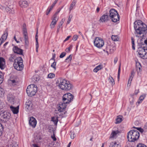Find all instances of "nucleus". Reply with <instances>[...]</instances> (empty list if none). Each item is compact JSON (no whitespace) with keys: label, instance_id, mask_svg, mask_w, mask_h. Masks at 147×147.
Returning a JSON list of instances; mask_svg holds the SVG:
<instances>
[{"label":"nucleus","instance_id":"6e6d98bb","mask_svg":"<svg viewBox=\"0 0 147 147\" xmlns=\"http://www.w3.org/2000/svg\"><path fill=\"white\" fill-rule=\"evenodd\" d=\"M49 131L50 132H51L53 131V128L52 127H49L48 128Z\"/></svg>","mask_w":147,"mask_h":147},{"label":"nucleus","instance_id":"20e7f679","mask_svg":"<svg viewBox=\"0 0 147 147\" xmlns=\"http://www.w3.org/2000/svg\"><path fill=\"white\" fill-rule=\"evenodd\" d=\"M23 60L21 57H17L14 60L13 66L14 68L18 71L22 70L24 68Z\"/></svg>","mask_w":147,"mask_h":147},{"label":"nucleus","instance_id":"2f4dec72","mask_svg":"<svg viewBox=\"0 0 147 147\" xmlns=\"http://www.w3.org/2000/svg\"><path fill=\"white\" fill-rule=\"evenodd\" d=\"M3 80V75L1 72L0 71V84H1Z\"/></svg>","mask_w":147,"mask_h":147},{"label":"nucleus","instance_id":"412c9836","mask_svg":"<svg viewBox=\"0 0 147 147\" xmlns=\"http://www.w3.org/2000/svg\"><path fill=\"white\" fill-rule=\"evenodd\" d=\"M38 32V30L36 32V35L35 36V38L36 40V51L37 52H38V48L39 47L38 43V36L37 35Z\"/></svg>","mask_w":147,"mask_h":147},{"label":"nucleus","instance_id":"c03bdc74","mask_svg":"<svg viewBox=\"0 0 147 147\" xmlns=\"http://www.w3.org/2000/svg\"><path fill=\"white\" fill-rule=\"evenodd\" d=\"M56 62L54 61L51 65V67L53 68L55 70L56 69Z\"/></svg>","mask_w":147,"mask_h":147},{"label":"nucleus","instance_id":"72a5a7b5","mask_svg":"<svg viewBox=\"0 0 147 147\" xmlns=\"http://www.w3.org/2000/svg\"><path fill=\"white\" fill-rule=\"evenodd\" d=\"M145 97V96H144V95L141 96L139 98V101L137 102V103H138V104H140V103H141V102L142 101L144 98Z\"/></svg>","mask_w":147,"mask_h":147},{"label":"nucleus","instance_id":"0e129e2a","mask_svg":"<svg viewBox=\"0 0 147 147\" xmlns=\"http://www.w3.org/2000/svg\"><path fill=\"white\" fill-rule=\"evenodd\" d=\"M129 100L130 104L131 105H133L134 103V99L133 98H132L131 100V99H130Z\"/></svg>","mask_w":147,"mask_h":147},{"label":"nucleus","instance_id":"4d7b16f0","mask_svg":"<svg viewBox=\"0 0 147 147\" xmlns=\"http://www.w3.org/2000/svg\"><path fill=\"white\" fill-rule=\"evenodd\" d=\"M24 39H28V36L27 33L23 34Z\"/></svg>","mask_w":147,"mask_h":147},{"label":"nucleus","instance_id":"c756f323","mask_svg":"<svg viewBox=\"0 0 147 147\" xmlns=\"http://www.w3.org/2000/svg\"><path fill=\"white\" fill-rule=\"evenodd\" d=\"M72 57V55H70L69 56L65 59V62H70L71 60Z\"/></svg>","mask_w":147,"mask_h":147},{"label":"nucleus","instance_id":"338daca9","mask_svg":"<svg viewBox=\"0 0 147 147\" xmlns=\"http://www.w3.org/2000/svg\"><path fill=\"white\" fill-rule=\"evenodd\" d=\"M117 61H118L117 57H115L114 58V63L115 64L117 63Z\"/></svg>","mask_w":147,"mask_h":147},{"label":"nucleus","instance_id":"4be33fe9","mask_svg":"<svg viewBox=\"0 0 147 147\" xmlns=\"http://www.w3.org/2000/svg\"><path fill=\"white\" fill-rule=\"evenodd\" d=\"M8 35V32L7 30H6L5 32H4L3 34L2 35L0 39L1 40H5L7 39Z\"/></svg>","mask_w":147,"mask_h":147},{"label":"nucleus","instance_id":"c9c22d12","mask_svg":"<svg viewBox=\"0 0 147 147\" xmlns=\"http://www.w3.org/2000/svg\"><path fill=\"white\" fill-rule=\"evenodd\" d=\"M15 57L14 55H11L10 57L9 58V61H10V62H13L14 61V60L15 59Z\"/></svg>","mask_w":147,"mask_h":147},{"label":"nucleus","instance_id":"6e6552de","mask_svg":"<svg viewBox=\"0 0 147 147\" xmlns=\"http://www.w3.org/2000/svg\"><path fill=\"white\" fill-rule=\"evenodd\" d=\"M74 96L70 93L64 94L63 96V101L66 103H69L72 101Z\"/></svg>","mask_w":147,"mask_h":147},{"label":"nucleus","instance_id":"3c124183","mask_svg":"<svg viewBox=\"0 0 147 147\" xmlns=\"http://www.w3.org/2000/svg\"><path fill=\"white\" fill-rule=\"evenodd\" d=\"M137 147H147L145 145L142 144H139L137 145Z\"/></svg>","mask_w":147,"mask_h":147},{"label":"nucleus","instance_id":"37998d69","mask_svg":"<svg viewBox=\"0 0 147 147\" xmlns=\"http://www.w3.org/2000/svg\"><path fill=\"white\" fill-rule=\"evenodd\" d=\"M25 25L24 24L23 26V28L22 30L23 34L27 33V30L26 28L25 27Z\"/></svg>","mask_w":147,"mask_h":147},{"label":"nucleus","instance_id":"bb28decb","mask_svg":"<svg viewBox=\"0 0 147 147\" xmlns=\"http://www.w3.org/2000/svg\"><path fill=\"white\" fill-rule=\"evenodd\" d=\"M108 80L109 83L113 86L115 84L114 80L113 78L111 76H110L109 77Z\"/></svg>","mask_w":147,"mask_h":147},{"label":"nucleus","instance_id":"dca6fc26","mask_svg":"<svg viewBox=\"0 0 147 147\" xmlns=\"http://www.w3.org/2000/svg\"><path fill=\"white\" fill-rule=\"evenodd\" d=\"M20 6L22 7H26L28 6V3L26 1H21L19 2Z\"/></svg>","mask_w":147,"mask_h":147},{"label":"nucleus","instance_id":"b1692460","mask_svg":"<svg viewBox=\"0 0 147 147\" xmlns=\"http://www.w3.org/2000/svg\"><path fill=\"white\" fill-rule=\"evenodd\" d=\"M109 147H121V146L119 144H117L116 142H115L114 143L112 142L111 143Z\"/></svg>","mask_w":147,"mask_h":147},{"label":"nucleus","instance_id":"2eb2a0df","mask_svg":"<svg viewBox=\"0 0 147 147\" xmlns=\"http://www.w3.org/2000/svg\"><path fill=\"white\" fill-rule=\"evenodd\" d=\"M138 45L140 46L144 47V48L147 50V40H146L144 41L141 39L138 42Z\"/></svg>","mask_w":147,"mask_h":147},{"label":"nucleus","instance_id":"e2e57ef3","mask_svg":"<svg viewBox=\"0 0 147 147\" xmlns=\"http://www.w3.org/2000/svg\"><path fill=\"white\" fill-rule=\"evenodd\" d=\"M25 45L26 47L28 46V39H25Z\"/></svg>","mask_w":147,"mask_h":147},{"label":"nucleus","instance_id":"f3484780","mask_svg":"<svg viewBox=\"0 0 147 147\" xmlns=\"http://www.w3.org/2000/svg\"><path fill=\"white\" fill-rule=\"evenodd\" d=\"M19 107V106L16 107L11 106L10 107V109L12 111L13 113L14 114H16L18 112Z\"/></svg>","mask_w":147,"mask_h":147},{"label":"nucleus","instance_id":"052dcab7","mask_svg":"<svg viewBox=\"0 0 147 147\" xmlns=\"http://www.w3.org/2000/svg\"><path fill=\"white\" fill-rule=\"evenodd\" d=\"M6 6H3L1 5H0V9H1L2 10H4L5 9V8H6Z\"/></svg>","mask_w":147,"mask_h":147},{"label":"nucleus","instance_id":"f8f14e48","mask_svg":"<svg viewBox=\"0 0 147 147\" xmlns=\"http://www.w3.org/2000/svg\"><path fill=\"white\" fill-rule=\"evenodd\" d=\"M109 13H106L100 17L99 21L102 22H104L109 20Z\"/></svg>","mask_w":147,"mask_h":147},{"label":"nucleus","instance_id":"680f3d73","mask_svg":"<svg viewBox=\"0 0 147 147\" xmlns=\"http://www.w3.org/2000/svg\"><path fill=\"white\" fill-rule=\"evenodd\" d=\"M61 8H60L58 9H57V11L56 12V13H55V14L54 15H56L57 16V15L58 14V13L61 11Z\"/></svg>","mask_w":147,"mask_h":147},{"label":"nucleus","instance_id":"c85d7f7f","mask_svg":"<svg viewBox=\"0 0 147 147\" xmlns=\"http://www.w3.org/2000/svg\"><path fill=\"white\" fill-rule=\"evenodd\" d=\"M11 144L9 145V147H18V144L15 142H11Z\"/></svg>","mask_w":147,"mask_h":147},{"label":"nucleus","instance_id":"6ab92c4d","mask_svg":"<svg viewBox=\"0 0 147 147\" xmlns=\"http://www.w3.org/2000/svg\"><path fill=\"white\" fill-rule=\"evenodd\" d=\"M134 71H132L131 72V76L129 77V80L128 81V82L127 84V85L130 86L131 81H132L133 78L134 76Z\"/></svg>","mask_w":147,"mask_h":147},{"label":"nucleus","instance_id":"0eeeda50","mask_svg":"<svg viewBox=\"0 0 147 147\" xmlns=\"http://www.w3.org/2000/svg\"><path fill=\"white\" fill-rule=\"evenodd\" d=\"M11 116L10 113L7 111H0V121L6 122L10 119Z\"/></svg>","mask_w":147,"mask_h":147},{"label":"nucleus","instance_id":"09e8293b","mask_svg":"<svg viewBox=\"0 0 147 147\" xmlns=\"http://www.w3.org/2000/svg\"><path fill=\"white\" fill-rule=\"evenodd\" d=\"M0 63H5V59L3 57H0Z\"/></svg>","mask_w":147,"mask_h":147},{"label":"nucleus","instance_id":"aec40b11","mask_svg":"<svg viewBox=\"0 0 147 147\" xmlns=\"http://www.w3.org/2000/svg\"><path fill=\"white\" fill-rule=\"evenodd\" d=\"M119 131L118 130L114 131L113 130L110 135V138H115L117 136V134L119 133Z\"/></svg>","mask_w":147,"mask_h":147},{"label":"nucleus","instance_id":"423d86ee","mask_svg":"<svg viewBox=\"0 0 147 147\" xmlns=\"http://www.w3.org/2000/svg\"><path fill=\"white\" fill-rule=\"evenodd\" d=\"M112 22H116L119 21L120 16L117 11L114 9H111L109 11V16Z\"/></svg>","mask_w":147,"mask_h":147},{"label":"nucleus","instance_id":"a878e982","mask_svg":"<svg viewBox=\"0 0 147 147\" xmlns=\"http://www.w3.org/2000/svg\"><path fill=\"white\" fill-rule=\"evenodd\" d=\"M102 68V65H100L96 67L94 69L93 71L95 72H97L98 71L100 70Z\"/></svg>","mask_w":147,"mask_h":147},{"label":"nucleus","instance_id":"9d476101","mask_svg":"<svg viewBox=\"0 0 147 147\" xmlns=\"http://www.w3.org/2000/svg\"><path fill=\"white\" fill-rule=\"evenodd\" d=\"M94 43V45L98 48L102 47L104 44L103 39L98 37H96L95 38Z\"/></svg>","mask_w":147,"mask_h":147},{"label":"nucleus","instance_id":"39448f33","mask_svg":"<svg viewBox=\"0 0 147 147\" xmlns=\"http://www.w3.org/2000/svg\"><path fill=\"white\" fill-rule=\"evenodd\" d=\"M37 90V86L34 84H32L28 86L26 89V92L28 96L32 97L35 95Z\"/></svg>","mask_w":147,"mask_h":147},{"label":"nucleus","instance_id":"f257e3e1","mask_svg":"<svg viewBox=\"0 0 147 147\" xmlns=\"http://www.w3.org/2000/svg\"><path fill=\"white\" fill-rule=\"evenodd\" d=\"M59 88L62 90L69 91L72 89L73 86L69 81L65 79L59 78L56 82Z\"/></svg>","mask_w":147,"mask_h":147},{"label":"nucleus","instance_id":"7c9ffc66","mask_svg":"<svg viewBox=\"0 0 147 147\" xmlns=\"http://www.w3.org/2000/svg\"><path fill=\"white\" fill-rule=\"evenodd\" d=\"M122 117L121 116H117L116 119V122L115 123H120L122 121Z\"/></svg>","mask_w":147,"mask_h":147},{"label":"nucleus","instance_id":"cd10ccee","mask_svg":"<svg viewBox=\"0 0 147 147\" xmlns=\"http://www.w3.org/2000/svg\"><path fill=\"white\" fill-rule=\"evenodd\" d=\"M76 1V0H74L70 5L69 8V11H70L75 6Z\"/></svg>","mask_w":147,"mask_h":147},{"label":"nucleus","instance_id":"774afa93","mask_svg":"<svg viewBox=\"0 0 147 147\" xmlns=\"http://www.w3.org/2000/svg\"><path fill=\"white\" fill-rule=\"evenodd\" d=\"M61 26H59V25L57 26V30L56 31V32H57V34H58L59 33V29L61 28Z\"/></svg>","mask_w":147,"mask_h":147},{"label":"nucleus","instance_id":"a18cd8bd","mask_svg":"<svg viewBox=\"0 0 147 147\" xmlns=\"http://www.w3.org/2000/svg\"><path fill=\"white\" fill-rule=\"evenodd\" d=\"M120 71H121V64H120L118 70V75H117V78L118 79H119L120 77Z\"/></svg>","mask_w":147,"mask_h":147},{"label":"nucleus","instance_id":"f704fd0d","mask_svg":"<svg viewBox=\"0 0 147 147\" xmlns=\"http://www.w3.org/2000/svg\"><path fill=\"white\" fill-rule=\"evenodd\" d=\"M5 92L3 89L0 87V97L3 96Z\"/></svg>","mask_w":147,"mask_h":147},{"label":"nucleus","instance_id":"49530a36","mask_svg":"<svg viewBox=\"0 0 147 147\" xmlns=\"http://www.w3.org/2000/svg\"><path fill=\"white\" fill-rule=\"evenodd\" d=\"M72 17V15H70L69 16L68 18V20L67 22V24H69L70 23Z\"/></svg>","mask_w":147,"mask_h":147},{"label":"nucleus","instance_id":"ddd939ff","mask_svg":"<svg viewBox=\"0 0 147 147\" xmlns=\"http://www.w3.org/2000/svg\"><path fill=\"white\" fill-rule=\"evenodd\" d=\"M36 121L33 117H30L29 119V124L33 128H34L36 124Z\"/></svg>","mask_w":147,"mask_h":147},{"label":"nucleus","instance_id":"473e14b6","mask_svg":"<svg viewBox=\"0 0 147 147\" xmlns=\"http://www.w3.org/2000/svg\"><path fill=\"white\" fill-rule=\"evenodd\" d=\"M52 21L56 22H57V21L58 20V18L57 16L55 15H54L53 17L52 18Z\"/></svg>","mask_w":147,"mask_h":147},{"label":"nucleus","instance_id":"4468645a","mask_svg":"<svg viewBox=\"0 0 147 147\" xmlns=\"http://www.w3.org/2000/svg\"><path fill=\"white\" fill-rule=\"evenodd\" d=\"M14 52L20 55H23V50L18 48L17 46H15L13 49Z\"/></svg>","mask_w":147,"mask_h":147},{"label":"nucleus","instance_id":"864d4df0","mask_svg":"<svg viewBox=\"0 0 147 147\" xmlns=\"http://www.w3.org/2000/svg\"><path fill=\"white\" fill-rule=\"evenodd\" d=\"M55 118L53 117L52 118V120L55 123H57L58 122V119L56 118L55 120L54 119Z\"/></svg>","mask_w":147,"mask_h":147},{"label":"nucleus","instance_id":"8fccbe9b","mask_svg":"<svg viewBox=\"0 0 147 147\" xmlns=\"http://www.w3.org/2000/svg\"><path fill=\"white\" fill-rule=\"evenodd\" d=\"M72 47V45H71L70 46L67 48L65 49V51L67 52H69L70 51V49H71Z\"/></svg>","mask_w":147,"mask_h":147},{"label":"nucleus","instance_id":"7ed1b4c3","mask_svg":"<svg viewBox=\"0 0 147 147\" xmlns=\"http://www.w3.org/2000/svg\"><path fill=\"white\" fill-rule=\"evenodd\" d=\"M139 136V132L137 130L133 129L128 133L127 137L129 142H134L138 140Z\"/></svg>","mask_w":147,"mask_h":147},{"label":"nucleus","instance_id":"4c0bfd02","mask_svg":"<svg viewBox=\"0 0 147 147\" xmlns=\"http://www.w3.org/2000/svg\"><path fill=\"white\" fill-rule=\"evenodd\" d=\"M109 51L110 53H113L114 51L116 50L115 47H109Z\"/></svg>","mask_w":147,"mask_h":147},{"label":"nucleus","instance_id":"603ef678","mask_svg":"<svg viewBox=\"0 0 147 147\" xmlns=\"http://www.w3.org/2000/svg\"><path fill=\"white\" fill-rule=\"evenodd\" d=\"M133 128H136L140 132L142 133L143 131V129L141 128L140 127H137L136 128L135 127H133Z\"/></svg>","mask_w":147,"mask_h":147},{"label":"nucleus","instance_id":"5701e85b","mask_svg":"<svg viewBox=\"0 0 147 147\" xmlns=\"http://www.w3.org/2000/svg\"><path fill=\"white\" fill-rule=\"evenodd\" d=\"M5 10L8 13H12L13 14L14 13V10L13 8H10L9 7H6L5 8Z\"/></svg>","mask_w":147,"mask_h":147},{"label":"nucleus","instance_id":"a211bd4d","mask_svg":"<svg viewBox=\"0 0 147 147\" xmlns=\"http://www.w3.org/2000/svg\"><path fill=\"white\" fill-rule=\"evenodd\" d=\"M32 105L31 101L29 100H28L26 103L25 107L27 109H31Z\"/></svg>","mask_w":147,"mask_h":147},{"label":"nucleus","instance_id":"58836bf2","mask_svg":"<svg viewBox=\"0 0 147 147\" xmlns=\"http://www.w3.org/2000/svg\"><path fill=\"white\" fill-rule=\"evenodd\" d=\"M56 23L57 22L52 21L50 25L51 28V29L55 27V25L56 24Z\"/></svg>","mask_w":147,"mask_h":147},{"label":"nucleus","instance_id":"e433bc0d","mask_svg":"<svg viewBox=\"0 0 147 147\" xmlns=\"http://www.w3.org/2000/svg\"><path fill=\"white\" fill-rule=\"evenodd\" d=\"M55 74L50 73L48 74L47 77L49 78L52 79L55 77Z\"/></svg>","mask_w":147,"mask_h":147},{"label":"nucleus","instance_id":"5fc2aeb1","mask_svg":"<svg viewBox=\"0 0 147 147\" xmlns=\"http://www.w3.org/2000/svg\"><path fill=\"white\" fill-rule=\"evenodd\" d=\"M78 37L77 35H74L73 36V40L74 41H76L77 40Z\"/></svg>","mask_w":147,"mask_h":147},{"label":"nucleus","instance_id":"1a4fd4ad","mask_svg":"<svg viewBox=\"0 0 147 147\" xmlns=\"http://www.w3.org/2000/svg\"><path fill=\"white\" fill-rule=\"evenodd\" d=\"M138 54L140 55V57L143 59H146L147 58V53L145 51L146 49L144 48V47L140 46H138Z\"/></svg>","mask_w":147,"mask_h":147},{"label":"nucleus","instance_id":"f03ea898","mask_svg":"<svg viewBox=\"0 0 147 147\" xmlns=\"http://www.w3.org/2000/svg\"><path fill=\"white\" fill-rule=\"evenodd\" d=\"M134 28L137 33L139 34L143 33L147 29L146 25L140 20L136 21L134 23Z\"/></svg>","mask_w":147,"mask_h":147},{"label":"nucleus","instance_id":"ea45409f","mask_svg":"<svg viewBox=\"0 0 147 147\" xmlns=\"http://www.w3.org/2000/svg\"><path fill=\"white\" fill-rule=\"evenodd\" d=\"M9 82L10 83H11L13 85H15L16 83V81L14 79L11 80V78L10 80H9Z\"/></svg>","mask_w":147,"mask_h":147},{"label":"nucleus","instance_id":"79ce46f5","mask_svg":"<svg viewBox=\"0 0 147 147\" xmlns=\"http://www.w3.org/2000/svg\"><path fill=\"white\" fill-rule=\"evenodd\" d=\"M111 38L114 41H117L118 39L117 36L115 35H112L111 37Z\"/></svg>","mask_w":147,"mask_h":147},{"label":"nucleus","instance_id":"393cba45","mask_svg":"<svg viewBox=\"0 0 147 147\" xmlns=\"http://www.w3.org/2000/svg\"><path fill=\"white\" fill-rule=\"evenodd\" d=\"M7 100L11 104H13L14 102V97L11 95H9L7 96Z\"/></svg>","mask_w":147,"mask_h":147},{"label":"nucleus","instance_id":"bf43d9fd","mask_svg":"<svg viewBox=\"0 0 147 147\" xmlns=\"http://www.w3.org/2000/svg\"><path fill=\"white\" fill-rule=\"evenodd\" d=\"M75 137V134L74 133H71V134L70 137L71 139H73Z\"/></svg>","mask_w":147,"mask_h":147},{"label":"nucleus","instance_id":"13d9d810","mask_svg":"<svg viewBox=\"0 0 147 147\" xmlns=\"http://www.w3.org/2000/svg\"><path fill=\"white\" fill-rule=\"evenodd\" d=\"M5 63H0V68L2 69H4V65Z\"/></svg>","mask_w":147,"mask_h":147},{"label":"nucleus","instance_id":"69168bd1","mask_svg":"<svg viewBox=\"0 0 147 147\" xmlns=\"http://www.w3.org/2000/svg\"><path fill=\"white\" fill-rule=\"evenodd\" d=\"M71 37V36H69L65 38V39L64 40V42H65L68 40Z\"/></svg>","mask_w":147,"mask_h":147},{"label":"nucleus","instance_id":"9b49d317","mask_svg":"<svg viewBox=\"0 0 147 147\" xmlns=\"http://www.w3.org/2000/svg\"><path fill=\"white\" fill-rule=\"evenodd\" d=\"M64 102H63V103L60 102L59 104V106L57 108V110H55V113L56 114H58V113L57 112V111L59 112V113H60L61 112H63L64 110L66 107V104Z\"/></svg>","mask_w":147,"mask_h":147},{"label":"nucleus","instance_id":"a19ab883","mask_svg":"<svg viewBox=\"0 0 147 147\" xmlns=\"http://www.w3.org/2000/svg\"><path fill=\"white\" fill-rule=\"evenodd\" d=\"M131 43L132 44V49L134 50H135L134 40L133 37H131Z\"/></svg>","mask_w":147,"mask_h":147},{"label":"nucleus","instance_id":"de8ad7c7","mask_svg":"<svg viewBox=\"0 0 147 147\" xmlns=\"http://www.w3.org/2000/svg\"><path fill=\"white\" fill-rule=\"evenodd\" d=\"M66 53L65 52L62 53L59 56V57L62 58L63 57L66 55Z\"/></svg>","mask_w":147,"mask_h":147}]
</instances>
